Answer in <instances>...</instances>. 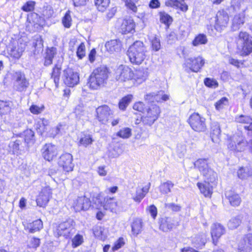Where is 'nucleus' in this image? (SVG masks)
I'll return each instance as SVG.
<instances>
[{
    "mask_svg": "<svg viewBox=\"0 0 252 252\" xmlns=\"http://www.w3.org/2000/svg\"><path fill=\"white\" fill-rule=\"evenodd\" d=\"M204 84L206 86L212 88H216L218 86V83L215 79L208 78L204 80Z\"/></svg>",
    "mask_w": 252,
    "mask_h": 252,
    "instance_id": "61",
    "label": "nucleus"
},
{
    "mask_svg": "<svg viewBox=\"0 0 252 252\" xmlns=\"http://www.w3.org/2000/svg\"><path fill=\"white\" fill-rule=\"evenodd\" d=\"M228 105V99L226 97H223L218 101H217L215 104V108L217 110L220 111L223 109L225 107Z\"/></svg>",
    "mask_w": 252,
    "mask_h": 252,
    "instance_id": "48",
    "label": "nucleus"
},
{
    "mask_svg": "<svg viewBox=\"0 0 252 252\" xmlns=\"http://www.w3.org/2000/svg\"><path fill=\"white\" fill-rule=\"evenodd\" d=\"M166 5L176 8H179L183 12L186 11L188 9V5L184 1H180L178 0H168L166 1Z\"/></svg>",
    "mask_w": 252,
    "mask_h": 252,
    "instance_id": "35",
    "label": "nucleus"
},
{
    "mask_svg": "<svg viewBox=\"0 0 252 252\" xmlns=\"http://www.w3.org/2000/svg\"><path fill=\"white\" fill-rule=\"evenodd\" d=\"M72 19L70 15V11L66 12L62 19V23L63 26L66 28H69L71 25Z\"/></svg>",
    "mask_w": 252,
    "mask_h": 252,
    "instance_id": "54",
    "label": "nucleus"
},
{
    "mask_svg": "<svg viewBox=\"0 0 252 252\" xmlns=\"http://www.w3.org/2000/svg\"><path fill=\"white\" fill-rule=\"evenodd\" d=\"M34 132L31 129L27 130L24 132V140L28 145L34 143Z\"/></svg>",
    "mask_w": 252,
    "mask_h": 252,
    "instance_id": "50",
    "label": "nucleus"
},
{
    "mask_svg": "<svg viewBox=\"0 0 252 252\" xmlns=\"http://www.w3.org/2000/svg\"><path fill=\"white\" fill-rule=\"evenodd\" d=\"M194 165L207 180H210L212 183L215 182L217 174L209 167L208 159L199 158L194 162Z\"/></svg>",
    "mask_w": 252,
    "mask_h": 252,
    "instance_id": "4",
    "label": "nucleus"
},
{
    "mask_svg": "<svg viewBox=\"0 0 252 252\" xmlns=\"http://www.w3.org/2000/svg\"><path fill=\"white\" fill-rule=\"evenodd\" d=\"M93 231L95 237L100 240L104 241L108 236V230L101 225H95Z\"/></svg>",
    "mask_w": 252,
    "mask_h": 252,
    "instance_id": "27",
    "label": "nucleus"
},
{
    "mask_svg": "<svg viewBox=\"0 0 252 252\" xmlns=\"http://www.w3.org/2000/svg\"><path fill=\"white\" fill-rule=\"evenodd\" d=\"M30 85L29 80L21 72H17L14 76L13 89L16 91L25 93Z\"/></svg>",
    "mask_w": 252,
    "mask_h": 252,
    "instance_id": "8",
    "label": "nucleus"
},
{
    "mask_svg": "<svg viewBox=\"0 0 252 252\" xmlns=\"http://www.w3.org/2000/svg\"><path fill=\"white\" fill-rule=\"evenodd\" d=\"M117 135L124 139L128 138L131 135V129L128 127L123 128L117 133Z\"/></svg>",
    "mask_w": 252,
    "mask_h": 252,
    "instance_id": "51",
    "label": "nucleus"
},
{
    "mask_svg": "<svg viewBox=\"0 0 252 252\" xmlns=\"http://www.w3.org/2000/svg\"><path fill=\"white\" fill-rule=\"evenodd\" d=\"M11 103L9 101L0 100V114L4 115L11 111Z\"/></svg>",
    "mask_w": 252,
    "mask_h": 252,
    "instance_id": "39",
    "label": "nucleus"
},
{
    "mask_svg": "<svg viewBox=\"0 0 252 252\" xmlns=\"http://www.w3.org/2000/svg\"><path fill=\"white\" fill-rule=\"evenodd\" d=\"M134 77L133 79L136 81H142L145 80L147 76V72L143 70H137L134 73Z\"/></svg>",
    "mask_w": 252,
    "mask_h": 252,
    "instance_id": "52",
    "label": "nucleus"
},
{
    "mask_svg": "<svg viewBox=\"0 0 252 252\" xmlns=\"http://www.w3.org/2000/svg\"><path fill=\"white\" fill-rule=\"evenodd\" d=\"M133 98L131 94H128L124 97L119 102V108L120 109L124 110L129 104Z\"/></svg>",
    "mask_w": 252,
    "mask_h": 252,
    "instance_id": "47",
    "label": "nucleus"
},
{
    "mask_svg": "<svg viewBox=\"0 0 252 252\" xmlns=\"http://www.w3.org/2000/svg\"><path fill=\"white\" fill-rule=\"evenodd\" d=\"M52 189L48 187L43 188L36 198L37 205L41 207H44L47 204L51 196Z\"/></svg>",
    "mask_w": 252,
    "mask_h": 252,
    "instance_id": "17",
    "label": "nucleus"
},
{
    "mask_svg": "<svg viewBox=\"0 0 252 252\" xmlns=\"http://www.w3.org/2000/svg\"><path fill=\"white\" fill-rule=\"evenodd\" d=\"M73 223L72 220H68L60 223L56 229L55 233L58 236H63L66 238H68L74 229Z\"/></svg>",
    "mask_w": 252,
    "mask_h": 252,
    "instance_id": "14",
    "label": "nucleus"
},
{
    "mask_svg": "<svg viewBox=\"0 0 252 252\" xmlns=\"http://www.w3.org/2000/svg\"><path fill=\"white\" fill-rule=\"evenodd\" d=\"M160 20L161 22L169 25L172 23V19L168 14L165 12L160 13Z\"/></svg>",
    "mask_w": 252,
    "mask_h": 252,
    "instance_id": "58",
    "label": "nucleus"
},
{
    "mask_svg": "<svg viewBox=\"0 0 252 252\" xmlns=\"http://www.w3.org/2000/svg\"><path fill=\"white\" fill-rule=\"evenodd\" d=\"M146 49L142 42L136 41L131 45L127 55L130 62L135 64H140L146 57Z\"/></svg>",
    "mask_w": 252,
    "mask_h": 252,
    "instance_id": "2",
    "label": "nucleus"
},
{
    "mask_svg": "<svg viewBox=\"0 0 252 252\" xmlns=\"http://www.w3.org/2000/svg\"><path fill=\"white\" fill-rule=\"evenodd\" d=\"M192 244L196 249H201L206 242V235L201 233L196 235L191 238Z\"/></svg>",
    "mask_w": 252,
    "mask_h": 252,
    "instance_id": "31",
    "label": "nucleus"
},
{
    "mask_svg": "<svg viewBox=\"0 0 252 252\" xmlns=\"http://www.w3.org/2000/svg\"><path fill=\"white\" fill-rule=\"evenodd\" d=\"M235 121L236 123L247 125L252 121V118L248 115H238L235 117Z\"/></svg>",
    "mask_w": 252,
    "mask_h": 252,
    "instance_id": "45",
    "label": "nucleus"
},
{
    "mask_svg": "<svg viewBox=\"0 0 252 252\" xmlns=\"http://www.w3.org/2000/svg\"><path fill=\"white\" fill-rule=\"evenodd\" d=\"M174 184L170 181H167L161 184L159 186V190L163 194H167L171 192V189L173 187Z\"/></svg>",
    "mask_w": 252,
    "mask_h": 252,
    "instance_id": "41",
    "label": "nucleus"
},
{
    "mask_svg": "<svg viewBox=\"0 0 252 252\" xmlns=\"http://www.w3.org/2000/svg\"><path fill=\"white\" fill-rule=\"evenodd\" d=\"M96 119L101 124L106 125L113 117V113L110 108L106 105L99 106L96 109Z\"/></svg>",
    "mask_w": 252,
    "mask_h": 252,
    "instance_id": "10",
    "label": "nucleus"
},
{
    "mask_svg": "<svg viewBox=\"0 0 252 252\" xmlns=\"http://www.w3.org/2000/svg\"><path fill=\"white\" fill-rule=\"evenodd\" d=\"M110 0H96L95 3L99 11L103 12L108 6Z\"/></svg>",
    "mask_w": 252,
    "mask_h": 252,
    "instance_id": "49",
    "label": "nucleus"
},
{
    "mask_svg": "<svg viewBox=\"0 0 252 252\" xmlns=\"http://www.w3.org/2000/svg\"><path fill=\"white\" fill-rule=\"evenodd\" d=\"M241 223V220L239 217L232 218L228 222V227L231 229L236 228Z\"/></svg>",
    "mask_w": 252,
    "mask_h": 252,
    "instance_id": "55",
    "label": "nucleus"
},
{
    "mask_svg": "<svg viewBox=\"0 0 252 252\" xmlns=\"http://www.w3.org/2000/svg\"><path fill=\"white\" fill-rule=\"evenodd\" d=\"M220 124L217 122H213L211 125V137L213 142L219 143L220 141Z\"/></svg>",
    "mask_w": 252,
    "mask_h": 252,
    "instance_id": "24",
    "label": "nucleus"
},
{
    "mask_svg": "<svg viewBox=\"0 0 252 252\" xmlns=\"http://www.w3.org/2000/svg\"><path fill=\"white\" fill-rule=\"evenodd\" d=\"M142 220L140 219H135L131 225L132 231L133 234L137 235L141 232L143 226Z\"/></svg>",
    "mask_w": 252,
    "mask_h": 252,
    "instance_id": "38",
    "label": "nucleus"
},
{
    "mask_svg": "<svg viewBox=\"0 0 252 252\" xmlns=\"http://www.w3.org/2000/svg\"><path fill=\"white\" fill-rule=\"evenodd\" d=\"M48 122L43 119L39 120L35 124V128L38 133L42 134L48 129Z\"/></svg>",
    "mask_w": 252,
    "mask_h": 252,
    "instance_id": "37",
    "label": "nucleus"
},
{
    "mask_svg": "<svg viewBox=\"0 0 252 252\" xmlns=\"http://www.w3.org/2000/svg\"><path fill=\"white\" fill-rule=\"evenodd\" d=\"M125 240L123 238H119L114 243V246L112 248L113 252L116 251L121 248L125 245Z\"/></svg>",
    "mask_w": 252,
    "mask_h": 252,
    "instance_id": "60",
    "label": "nucleus"
},
{
    "mask_svg": "<svg viewBox=\"0 0 252 252\" xmlns=\"http://www.w3.org/2000/svg\"><path fill=\"white\" fill-rule=\"evenodd\" d=\"M91 205L90 199L85 195L79 196L73 201L72 207L76 212L88 209Z\"/></svg>",
    "mask_w": 252,
    "mask_h": 252,
    "instance_id": "16",
    "label": "nucleus"
},
{
    "mask_svg": "<svg viewBox=\"0 0 252 252\" xmlns=\"http://www.w3.org/2000/svg\"><path fill=\"white\" fill-rule=\"evenodd\" d=\"M144 98L146 100L150 102L155 101L158 102L168 100L169 96L167 94H163V92L161 91L159 92L158 94H155V93L148 94L145 95Z\"/></svg>",
    "mask_w": 252,
    "mask_h": 252,
    "instance_id": "25",
    "label": "nucleus"
},
{
    "mask_svg": "<svg viewBox=\"0 0 252 252\" xmlns=\"http://www.w3.org/2000/svg\"><path fill=\"white\" fill-rule=\"evenodd\" d=\"M76 55L79 60H82L86 55V47L84 43H81L77 47Z\"/></svg>",
    "mask_w": 252,
    "mask_h": 252,
    "instance_id": "53",
    "label": "nucleus"
},
{
    "mask_svg": "<svg viewBox=\"0 0 252 252\" xmlns=\"http://www.w3.org/2000/svg\"><path fill=\"white\" fill-rule=\"evenodd\" d=\"M238 176L241 179H247L252 175V172L248 167H241L237 172Z\"/></svg>",
    "mask_w": 252,
    "mask_h": 252,
    "instance_id": "44",
    "label": "nucleus"
},
{
    "mask_svg": "<svg viewBox=\"0 0 252 252\" xmlns=\"http://www.w3.org/2000/svg\"><path fill=\"white\" fill-rule=\"evenodd\" d=\"M146 108L145 105L142 101L136 102L133 105V109L134 110L143 114L145 113Z\"/></svg>",
    "mask_w": 252,
    "mask_h": 252,
    "instance_id": "57",
    "label": "nucleus"
},
{
    "mask_svg": "<svg viewBox=\"0 0 252 252\" xmlns=\"http://www.w3.org/2000/svg\"><path fill=\"white\" fill-rule=\"evenodd\" d=\"M43 227V223L41 220L38 219L33 221L32 222L24 224L25 229L28 230L30 233H34L39 231Z\"/></svg>",
    "mask_w": 252,
    "mask_h": 252,
    "instance_id": "33",
    "label": "nucleus"
},
{
    "mask_svg": "<svg viewBox=\"0 0 252 252\" xmlns=\"http://www.w3.org/2000/svg\"><path fill=\"white\" fill-rule=\"evenodd\" d=\"M188 123L194 131L202 132L206 129L205 118L198 113L191 114L188 119Z\"/></svg>",
    "mask_w": 252,
    "mask_h": 252,
    "instance_id": "7",
    "label": "nucleus"
},
{
    "mask_svg": "<svg viewBox=\"0 0 252 252\" xmlns=\"http://www.w3.org/2000/svg\"><path fill=\"white\" fill-rule=\"evenodd\" d=\"M160 113V109L156 104H151L146 108L144 115L141 117L144 126H151L157 120Z\"/></svg>",
    "mask_w": 252,
    "mask_h": 252,
    "instance_id": "5",
    "label": "nucleus"
},
{
    "mask_svg": "<svg viewBox=\"0 0 252 252\" xmlns=\"http://www.w3.org/2000/svg\"><path fill=\"white\" fill-rule=\"evenodd\" d=\"M225 195L226 198L229 200L231 205L233 206H238L241 202V199L239 194L236 193L233 191L229 190L225 191Z\"/></svg>",
    "mask_w": 252,
    "mask_h": 252,
    "instance_id": "29",
    "label": "nucleus"
},
{
    "mask_svg": "<svg viewBox=\"0 0 252 252\" xmlns=\"http://www.w3.org/2000/svg\"><path fill=\"white\" fill-rule=\"evenodd\" d=\"M125 4L126 7L132 11L136 12L137 11V4L139 0H122Z\"/></svg>",
    "mask_w": 252,
    "mask_h": 252,
    "instance_id": "40",
    "label": "nucleus"
},
{
    "mask_svg": "<svg viewBox=\"0 0 252 252\" xmlns=\"http://www.w3.org/2000/svg\"><path fill=\"white\" fill-rule=\"evenodd\" d=\"M64 83L70 87L77 85L79 80V75L71 68H67L64 71Z\"/></svg>",
    "mask_w": 252,
    "mask_h": 252,
    "instance_id": "19",
    "label": "nucleus"
},
{
    "mask_svg": "<svg viewBox=\"0 0 252 252\" xmlns=\"http://www.w3.org/2000/svg\"><path fill=\"white\" fill-rule=\"evenodd\" d=\"M134 72L127 66L121 65L116 71V79L120 82H126L133 79Z\"/></svg>",
    "mask_w": 252,
    "mask_h": 252,
    "instance_id": "11",
    "label": "nucleus"
},
{
    "mask_svg": "<svg viewBox=\"0 0 252 252\" xmlns=\"http://www.w3.org/2000/svg\"><path fill=\"white\" fill-rule=\"evenodd\" d=\"M42 157L47 161L52 160L58 155V149L52 144H46L41 149Z\"/></svg>",
    "mask_w": 252,
    "mask_h": 252,
    "instance_id": "15",
    "label": "nucleus"
},
{
    "mask_svg": "<svg viewBox=\"0 0 252 252\" xmlns=\"http://www.w3.org/2000/svg\"><path fill=\"white\" fill-rule=\"evenodd\" d=\"M252 250V234L249 233L240 240L238 243L239 252H250Z\"/></svg>",
    "mask_w": 252,
    "mask_h": 252,
    "instance_id": "20",
    "label": "nucleus"
},
{
    "mask_svg": "<svg viewBox=\"0 0 252 252\" xmlns=\"http://www.w3.org/2000/svg\"><path fill=\"white\" fill-rule=\"evenodd\" d=\"M215 182L213 183L209 180H207L205 178V182L204 183H198L197 185L199 189L201 192L206 197L210 196L213 190V187L215 185Z\"/></svg>",
    "mask_w": 252,
    "mask_h": 252,
    "instance_id": "23",
    "label": "nucleus"
},
{
    "mask_svg": "<svg viewBox=\"0 0 252 252\" xmlns=\"http://www.w3.org/2000/svg\"><path fill=\"white\" fill-rule=\"evenodd\" d=\"M207 41L208 39L205 34H199L192 41V45L194 46H197L200 45L205 44Z\"/></svg>",
    "mask_w": 252,
    "mask_h": 252,
    "instance_id": "43",
    "label": "nucleus"
},
{
    "mask_svg": "<svg viewBox=\"0 0 252 252\" xmlns=\"http://www.w3.org/2000/svg\"><path fill=\"white\" fill-rule=\"evenodd\" d=\"M62 126V125L60 124L56 127L52 128L48 132V135L50 137H54L60 133Z\"/></svg>",
    "mask_w": 252,
    "mask_h": 252,
    "instance_id": "63",
    "label": "nucleus"
},
{
    "mask_svg": "<svg viewBox=\"0 0 252 252\" xmlns=\"http://www.w3.org/2000/svg\"><path fill=\"white\" fill-rule=\"evenodd\" d=\"M35 2L33 1H27L22 7V9L25 12H30L33 10Z\"/></svg>",
    "mask_w": 252,
    "mask_h": 252,
    "instance_id": "59",
    "label": "nucleus"
},
{
    "mask_svg": "<svg viewBox=\"0 0 252 252\" xmlns=\"http://www.w3.org/2000/svg\"><path fill=\"white\" fill-rule=\"evenodd\" d=\"M229 18L228 13L224 10L218 11L215 17V29L221 32L228 25Z\"/></svg>",
    "mask_w": 252,
    "mask_h": 252,
    "instance_id": "9",
    "label": "nucleus"
},
{
    "mask_svg": "<svg viewBox=\"0 0 252 252\" xmlns=\"http://www.w3.org/2000/svg\"><path fill=\"white\" fill-rule=\"evenodd\" d=\"M245 22V10L235 14L231 20V28L233 31L239 30L244 24Z\"/></svg>",
    "mask_w": 252,
    "mask_h": 252,
    "instance_id": "21",
    "label": "nucleus"
},
{
    "mask_svg": "<svg viewBox=\"0 0 252 252\" xmlns=\"http://www.w3.org/2000/svg\"><path fill=\"white\" fill-rule=\"evenodd\" d=\"M104 209L112 212H116L118 209V203L113 198H105L102 204Z\"/></svg>",
    "mask_w": 252,
    "mask_h": 252,
    "instance_id": "34",
    "label": "nucleus"
},
{
    "mask_svg": "<svg viewBox=\"0 0 252 252\" xmlns=\"http://www.w3.org/2000/svg\"><path fill=\"white\" fill-rule=\"evenodd\" d=\"M152 49L155 51H158L161 48L160 42L159 38L155 37L152 40Z\"/></svg>",
    "mask_w": 252,
    "mask_h": 252,
    "instance_id": "62",
    "label": "nucleus"
},
{
    "mask_svg": "<svg viewBox=\"0 0 252 252\" xmlns=\"http://www.w3.org/2000/svg\"><path fill=\"white\" fill-rule=\"evenodd\" d=\"M205 64V60L201 56L189 58L185 60L184 65L190 70L194 72H198Z\"/></svg>",
    "mask_w": 252,
    "mask_h": 252,
    "instance_id": "12",
    "label": "nucleus"
},
{
    "mask_svg": "<svg viewBox=\"0 0 252 252\" xmlns=\"http://www.w3.org/2000/svg\"><path fill=\"white\" fill-rule=\"evenodd\" d=\"M61 68L56 66L53 68V71L51 74V78L53 79L55 86L58 87L60 76Z\"/></svg>",
    "mask_w": 252,
    "mask_h": 252,
    "instance_id": "46",
    "label": "nucleus"
},
{
    "mask_svg": "<svg viewBox=\"0 0 252 252\" xmlns=\"http://www.w3.org/2000/svg\"><path fill=\"white\" fill-rule=\"evenodd\" d=\"M150 188V183L143 188L138 187L136 189V194L132 197L134 201L139 203L148 192Z\"/></svg>",
    "mask_w": 252,
    "mask_h": 252,
    "instance_id": "30",
    "label": "nucleus"
},
{
    "mask_svg": "<svg viewBox=\"0 0 252 252\" xmlns=\"http://www.w3.org/2000/svg\"><path fill=\"white\" fill-rule=\"evenodd\" d=\"M107 51L110 53L118 52L121 50L122 44L118 40H111L107 42L105 45Z\"/></svg>",
    "mask_w": 252,
    "mask_h": 252,
    "instance_id": "32",
    "label": "nucleus"
},
{
    "mask_svg": "<svg viewBox=\"0 0 252 252\" xmlns=\"http://www.w3.org/2000/svg\"><path fill=\"white\" fill-rule=\"evenodd\" d=\"M225 232L224 227L220 223H214L211 227V235L213 243L216 245L218 239Z\"/></svg>",
    "mask_w": 252,
    "mask_h": 252,
    "instance_id": "22",
    "label": "nucleus"
},
{
    "mask_svg": "<svg viewBox=\"0 0 252 252\" xmlns=\"http://www.w3.org/2000/svg\"><path fill=\"white\" fill-rule=\"evenodd\" d=\"M73 157L72 155L69 153L63 154L59 158L58 164L66 172L71 171L73 170L74 165L72 163Z\"/></svg>",
    "mask_w": 252,
    "mask_h": 252,
    "instance_id": "18",
    "label": "nucleus"
},
{
    "mask_svg": "<svg viewBox=\"0 0 252 252\" xmlns=\"http://www.w3.org/2000/svg\"><path fill=\"white\" fill-rule=\"evenodd\" d=\"M236 44L243 56H247L252 52V36L247 32L241 31L236 38Z\"/></svg>",
    "mask_w": 252,
    "mask_h": 252,
    "instance_id": "3",
    "label": "nucleus"
},
{
    "mask_svg": "<svg viewBox=\"0 0 252 252\" xmlns=\"http://www.w3.org/2000/svg\"><path fill=\"white\" fill-rule=\"evenodd\" d=\"M55 54V49L53 48L47 50L45 57L44 65L48 66L52 63V60Z\"/></svg>",
    "mask_w": 252,
    "mask_h": 252,
    "instance_id": "42",
    "label": "nucleus"
},
{
    "mask_svg": "<svg viewBox=\"0 0 252 252\" xmlns=\"http://www.w3.org/2000/svg\"><path fill=\"white\" fill-rule=\"evenodd\" d=\"M20 141V140H17L14 142H11L9 144V147L12 150L13 154H15L18 153L19 150V145Z\"/></svg>",
    "mask_w": 252,
    "mask_h": 252,
    "instance_id": "64",
    "label": "nucleus"
},
{
    "mask_svg": "<svg viewBox=\"0 0 252 252\" xmlns=\"http://www.w3.org/2000/svg\"><path fill=\"white\" fill-rule=\"evenodd\" d=\"M93 141L94 140L91 135L87 133H83L79 139L78 146L87 147L89 145L92 144Z\"/></svg>",
    "mask_w": 252,
    "mask_h": 252,
    "instance_id": "36",
    "label": "nucleus"
},
{
    "mask_svg": "<svg viewBox=\"0 0 252 252\" xmlns=\"http://www.w3.org/2000/svg\"><path fill=\"white\" fill-rule=\"evenodd\" d=\"M175 226V221L169 218H162L160 221L159 229L164 232L172 230Z\"/></svg>",
    "mask_w": 252,
    "mask_h": 252,
    "instance_id": "28",
    "label": "nucleus"
},
{
    "mask_svg": "<svg viewBox=\"0 0 252 252\" xmlns=\"http://www.w3.org/2000/svg\"><path fill=\"white\" fill-rule=\"evenodd\" d=\"M83 242V236L80 234H77L72 239V246L73 248H76L81 245Z\"/></svg>",
    "mask_w": 252,
    "mask_h": 252,
    "instance_id": "56",
    "label": "nucleus"
},
{
    "mask_svg": "<svg viewBox=\"0 0 252 252\" xmlns=\"http://www.w3.org/2000/svg\"><path fill=\"white\" fill-rule=\"evenodd\" d=\"M134 30L135 23L133 19L129 18L123 20L121 27V30L123 33L132 32Z\"/></svg>",
    "mask_w": 252,
    "mask_h": 252,
    "instance_id": "26",
    "label": "nucleus"
},
{
    "mask_svg": "<svg viewBox=\"0 0 252 252\" xmlns=\"http://www.w3.org/2000/svg\"><path fill=\"white\" fill-rule=\"evenodd\" d=\"M247 146V142L242 136L235 134L228 139V149L234 152H243Z\"/></svg>",
    "mask_w": 252,
    "mask_h": 252,
    "instance_id": "6",
    "label": "nucleus"
},
{
    "mask_svg": "<svg viewBox=\"0 0 252 252\" xmlns=\"http://www.w3.org/2000/svg\"><path fill=\"white\" fill-rule=\"evenodd\" d=\"M108 69L100 66L94 69L91 74L88 81L90 88L97 90L106 83L108 78Z\"/></svg>",
    "mask_w": 252,
    "mask_h": 252,
    "instance_id": "1",
    "label": "nucleus"
},
{
    "mask_svg": "<svg viewBox=\"0 0 252 252\" xmlns=\"http://www.w3.org/2000/svg\"><path fill=\"white\" fill-rule=\"evenodd\" d=\"M25 47V43L14 41L7 47V53L13 59H19L24 51Z\"/></svg>",
    "mask_w": 252,
    "mask_h": 252,
    "instance_id": "13",
    "label": "nucleus"
}]
</instances>
